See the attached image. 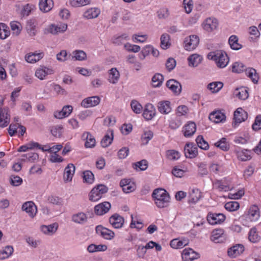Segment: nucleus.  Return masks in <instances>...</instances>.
<instances>
[{
	"label": "nucleus",
	"mask_w": 261,
	"mask_h": 261,
	"mask_svg": "<svg viewBox=\"0 0 261 261\" xmlns=\"http://www.w3.org/2000/svg\"><path fill=\"white\" fill-rule=\"evenodd\" d=\"M152 197L158 207L162 208L169 205L170 197L165 190L163 189L154 190L152 194Z\"/></svg>",
	"instance_id": "nucleus-1"
},
{
	"label": "nucleus",
	"mask_w": 261,
	"mask_h": 261,
	"mask_svg": "<svg viewBox=\"0 0 261 261\" xmlns=\"http://www.w3.org/2000/svg\"><path fill=\"white\" fill-rule=\"evenodd\" d=\"M213 61L219 68L225 67L229 63V58L226 53L222 50L213 52Z\"/></svg>",
	"instance_id": "nucleus-2"
},
{
	"label": "nucleus",
	"mask_w": 261,
	"mask_h": 261,
	"mask_svg": "<svg viewBox=\"0 0 261 261\" xmlns=\"http://www.w3.org/2000/svg\"><path fill=\"white\" fill-rule=\"evenodd\" d=\"M108 188L104 185L100 184L93 188L90 193L89 199L97 201L101 198L103 194L108 192Z\"/></svg>",
	"instance_id": "nucleus-3"
},
{
	"label": "nucleus",
	"mask_w": 261,
	"mask_h": 261,
	"mask_svg": "<svg viewBox=\"0 0 261 261\" xmlns=\"http://www.w3.org/2000/svg\"><path fill=\"white\" fill-rule=\"evenodd\" d=\"M199 43V37L195 35L187 37L184 40V48L188 51H192L195 49Z\"/></svg>",
	"instance_id": "nucleus-4"
},
{
	"label": "nucleus",
	"mask_w": 261,
	"mask_h": 261,
	"mask_svg": "<svg viewBox=\"0 0 261 261\" xmlns=\"http://www.w3.org/2000/svg\"><path fill=\"white\" fill-rule=\"evenodd\" d=\"M3 105V99L0 96V106ZM9 109L0 107V127H5L10 123V116L8 114Z\"/></svg>",
	"instance_id": "nucleus-5"
},
{
	"label": "nucleus",
	"mask_w": 261,
	"mask_h": 261,
	"mask_svg": "<svg viewBox=\"0 0 261 261\" xmlns=\"http://www.w3.org/2000/svg\"><path fill=\"white\" fill-rule=\"evenodd\" d=\"M96 233L106 240H111L114 238L115 233L101 225H98L95 228Z\"/></svg>",
	"instance_id": "nucleus-6"
},
{
	"label": "nucleus",
	"mask_w": 261,
	"mask_h": 261,
	"mask_svg": "<svg viewBox=\"0 0 261 261\" xmlns=\"http://www.w3.org/2000/svg\"><path fill=\"white\" fill-rule=\"evenodd\" d=\"M185 154L186 158L192 159L198 154L197 145L193 143H187L184 147Z\"/></svg>",
	"instance_id": "nucleus-7"
},
{
	"label": "nucleus",
	"mask_w": 261,
	"mask_h": 261,
	"mask_svg": "<svg viewBox=\"0 0 261 261\" xmlns=\"http://www.w3.org/2000/svg\"><path fill=\"white\" fill-rule=\"evenodd\" d=\"M182 258L185 261H192L200 257V254L192 249L185 248L182 252Z\"/></svg>",
	"instance_id": "nucleus-8"
},
{
	"label": "nucleus",
	"mask_w": 261,
	"mask_h": 261,
	"mask_svg": "<svg viewBox=\"0 0 261 261\" xmlns=\"http://www.w3.org/2000/svg\"><path fill=\"white\" fill-rule=\"evenodd\" d=\"M196 124L193 121H189L183 127L182 132L186 138H190L193 136L196 131Z\"/></svg>",
	"instance_id": "nucleus-9"
},
{
	"label": "nucleus",
	"mask_w": 261,
	"mask_h": 261,
	"mask_svg": "<svg viewBox=\"0 0 261 261\" xmlns=\"http://www.w3.org/2000/svg\"><path fill=\"white\" fill-rule=\"evenodd\" d=\"M247 118V112L241 108H238L234 112V122L233 124L236 126L242 122L244 121Z\"/></svg>",
	"instance_id": "nucleus-10"
},
{
	"label": "nucleus",
	"mask_w": 261,
	"mask_h": 261,
	"mask_svg": "<svg viewBox=\"0 0 261 261\" xmlns=\"http://www.w3.org/2000/svg\"><path fill=\"white\" fill-rule=\"evenodd\" d=\"M166 86L175 95H178L181 92L182 86L180 83L174 79L169 80Z\"/></svg>",
	"instance_id": "nucleus-11"
},
{
	"label": "nucleus",
	"mask_w": 261,
	"mask_h": 261,
	"mask_svg": "<svg viewBox=\"0 0 261 261\" xmlns=\"http://www.w3.org/2000/svg\"><path fill=\"white\" fill-rule=\"evenodd\" d=\"M22 210L31 218H34L37 212V207L32 201H27L24 203L22 205Z\"/></svg>",
	"instance_id": "nucleus-12"
},
{
	"label": "nucleus",
	"mask_w": 261,
	"mask_h": 261,
	"mask_svg": "<svg viewBox=\"0 0 261 261\" xmlns=\"http://www.w3.org/2000/svg\"><path fill=\"white\" fill-rule=\"evenodd\" d=\"M109 222L115 228H120L124 224V219L119 214H114L110 217Z\"/></svg>",
	"instance_id": "nucleus-13"
},
{
	"label": "nucleus",
	"mask_w": 261,
	"mask_h": 261,
	"mask_svg": "<svg viewBox=\"0 0 261 261\" xmlns=\"http://www.w3.org/2000/svg\"><path fill=\"white\" fill-rule=\"evenodd\" d=\"M100 98L97 96L89 97L84 99L81 102V106L84 108H90L98 105L100 102Z\"/></svg>",
	"instance_id": "nucleus-14"
},
{
	"label": "nucleus",
	"mask_w": 261,
	"mask_h": 261,
	"mask_svg": "<svg viewBox=\"0 0 261 261\" xmlns=\"http://www.w3.org/2000/svg\"><path fill=\"white\" fill-rule=\"evenodd\" d=\"M244 251V247L241 244H236L229 248L227 250L228 255L231 258H235L242 254Z\"/></svg>",
	"instance_id": "nucleus-15"
},
{
	"label": "nucleus",
	"mask_w": 261,
	"mask_h": 261,
	"mask_svg": "<svg viewBox=\"0 0 261 261\" xmlns=\"http://www.w3.org/2000/svg\"><path fill=\"white\" fill-rule=\"evenodd\" d=\"M226 241L224 230L222 228L213 229V242L215 243H223Z\"/></svg>",
	"instance_id": "nucleus-16"
},
{
	"label": "nucleus",
	"mask_w": 261,
	"mask_h": 261,
	"mask_svg": "<svg viewBox=\"0 0 261 261\" xmlns=\"http://www.w3.org/2000/svg\"><path fill=\"white\" fill-rule=\"evenodd\" d=\"M111 206V204L109 202H102L95 206V213L97 215H102L109 212Z\"/></svg>",
	"instance_id": "nucleus-17"
},
{
	"label": "nucleus",
	"mask_w": 261,
	"mask_h": 261,
	"mask_svg": "<svg viewBox=\"0 0 261 261\" xmlns=\"http://www.w3.org/2000/svg\"><path fill=\"white\" fill-rule=\"evenodd\" d=\"M120 186L122 187L123 191L125 193H129L135 189V186L132 182L130 179H123L120 182Z\"/></svg>",
	"instance_id": "nucleus-18"
},
{
	"label": "nucleus",
	"mask_w": 261,
	"mask_h": 261,
	"mask_svg": "<svg viewBox=\"0 0 261 261\" xmlns=\"http://www.w3.org/2000/svg\"><path fill=\"white\" fill-rule=\"evenodd\" d=\"M234 152L237 158L241 161L245 162L251 159V151L247 149H236Z\"/></svg>",
	"instance_id": "nucleus-19"
},
{
	"label": "nucleus",
	"mask_w": 261,
	"mask_h": 261,
	"mask_svg": "<svg viewBox=\"0 0 261 261\" xmlns=\"http://www.w3.org/2000/svg\"><path fill=\"white\" fill-rule=\"evenodd\" d=\"M248 218L251 221L258 220L260 217L259 208L255 205L251 206L248 212Z\"/></svg>",
	"instance_id": "nucleus-20"
},
{
	"label": "nucleus",
	"mask_w": 261,
	"mask_h": 261,
	"mask_svg": "<svg viewBox=\"0 0 261 261\" xmlns=\"http://www.w3.org/2000/svg\"><path fill=\"white\" fill-rule=\"evenodd\" d=\"M155 115V110L152 105L148 103L146 105L143 113V117L147 120H151Z\"/></svg>",
	"instance_id": "nucleus-21"
},
{
	"label": "nucleus",
	"mask_w": 261,
	"mask_h": 261,
	"mask_svg": "<svg viewBox=\"0 0 261 261\" xmlns=\"http://www.w3.org/2000/svg\"><path fill=\"white\" fill-rule=\"evenodd\" d=\"M82 138L85 141V146L86 148H92L95 146L96 141L94 137L89 132L83 134Z\"/></svg>",
	"instance_id": "nucleus-22"
},
{
	"label": "nucleus",
	"mask_w": 261,
	"mask_h": 261,
	"mask_svg": "<svg viewBox=\"0 0 261 261\" xmlns=\"http://www.w3.org/2000/svg\"><path fill=\"white\" fill-rule=\"evenodd\" d=\"M58 228V224L54 223L48 225L41 226L40 230L45 234L52 235L57 231Z\"/></svg>",
	"instance_id": "nucleus-23"
},
{
	"label": "nucleus",
	"mask_w": 261,
	"mask_h": 261,
	"mask_svg": "<svg viewBox=\"0 0 261 261\" xmlns=\"http://www.w3.org/2000/svg\"><path fill=\"white\" fill-rule=\"evenodd\" d=\"M75 172V166L72 164H69L65 168L64 180L66 182L70 181Z\"/></svg>",
	"instance_id": "nucleus-24"
},
{
	"label": "nucleus",
	"mask_w": 261,
	"mask_h": 261,
	"mask_svg": "<svg viewBox=\"0 0 261 261\" xmlns=\"http://www.w3.org/2000/svg\"><path fill=\"white\" fill-rule=\"evenodd\" d=\"M201 197V193L198 189H193L189 192L188 203H196Z\"/></svg>",
	"instance_id": "nucleus-25"
},
{
	"label": "nucleus",
	"mask_w": 261,
	"mask_h": 261,
	"mask_svg": "<svg viewBox=\"0 0 261 261\" xmlns=\"http://www.w3.org/2000/svg\"><path fill=\"white\" fill-rule=\"evenodd\" d=\"M54 5L52 0H39V6L40 10L43 12L49 11Z\"/></svg>",
	"instance_id": "nucleus-26"
},
{
	"label": "nucleus",
	"mask_w": 261,
	"mask_h": 261,
	"mask_svg": "<svg viewBox=\"0 0 261 261\" xmlns=\"http://www.w3.org/2000/svg\"><path fill=\"white\" fill-rule=\"evenodd\" d=\"M67 25L65 23L57 25L51 24L48 29V32L52 34L56 35L59 33L64 32L67 30Z\"/></svg>",
	"instance_id": "nucleus-27"
},
{
	"label": "nucleus",
	"mask_w": 261,
	"mask_h": 261,
	"mask_svg": "<svg viewBox=\"0 0 261 261\" xmlns=\"http://www.w3.org/2000/svg\"><path fill=\"white\" fill-rule=\"evenodd\" d=\"M51 73H53L52 69L43 67L36 70L35 76L40 80H43L47 74Z\"/></svg>",
	"instance_id": "nucleus-28"
},
{
	"label": "nucleus",
	"mask_w": 261,
	"mask_h": 261,
	"mask_svg": "<svg viewBox=\"0 0 261 261\" xmlns=\"http://www.w3.org/2000/svg\"><path fill=\"white\" fill-rule=\"evenodd\" d=\"M113 140V130L109 129L101 141V145L103 147H107L111 144Z\"/></svg>",
	"instance_id": "nucleus-29"
},
{
	"label": "nucleus",
	"mask_w": 261,
	"mask_h": 261,
	"mask_svg": "<svg viewBox=\"0 0 261 261\" xmlns=\"http://www.w3.org/2000/svg\"><path fill=\"white\" fill-rule=\"evenodd\" d=\"M43 53H34L26 55L25 57V59L28 63H34L37 61H39L41 59L43 58Z\"/></svg>",
	"instance_id": "nucleus-30"
},
{
	"label": "nucleus",
	"mask_w": 261,
	"mask_h": 261,
	"mask_svg": "<svg viewBox=\"0 0 261 261\" xmlns=\"http://www.w3.org/2000/svg\"><path fill=\"white\" fill-rule=\"evenodd\" d=\"M202 58L197 54L191 55L188 58L189 65L192 67H197L201 62Z\"/></svg>",
	"instance_id": "nucleus-31"
},
{
	"label": "nucleus",
	"mask_w": 261,
	"mask_h": 261,
	"mask_svg": "<svg viewBox=\"0 0 261 261\" xmlns=\"http://www.w3.org/2000/svg\"><path fill=\"white\" fill-rule=\"evenodd\" d=\"M158 110L162 114H168L171 111L170 102L169 101L159 102L158 103Z\"/></svg>",
	"instance_id": "nucleus-32"
},
{
	"label": "nucleus",
	"mask_w": 261,
	"mask_h": 261,
	"mask_svg": "<svg viewBox=\"0 0 261 261\" xmlns=\"http://www.w3.org/2000/svg\"><path fill=\"white\" fill-rule=\"evenodd\" d=\"M100 11L96 8H92L87 10L84 14L83 16L87 19L96 18L100 14Z\"/></svg>",
	"instance_id": "nucleus-33"
},
{
	"label": "nucleus",
	"mask_w": 261,
	"mask_h": 261,
	"mask_svg": "<svg viewBox=\"0 0 261 261\" xmlns=\"http://www.w3.org/2000/svg\"><path fill=\"white\" fill-rule=\"evenodd\" d=\"M72 221L76 223L84 224L87 221V216L82 212L73 215Z\"/></svg>",
	"instance_id": "nucleus-34"
},
{
	"label": "nucleus",
	"mask_w": 261,
	"mask_h": 261,
	"mask_svg": "<svg viewBox=\"0 0 261 261\" xmlns=\"http://www.w3.org/2000/svg\"><path fill=\"white\" fill-rule=\"evenodd\" d=\"M228 43L231 49L239 50L242 47V45L239 43V38L236 35H231L228 40Z\"/></svg>",
	"instance_id": "nucleus-35"
},
{
	"label": "nucleus",
	"mask_w": 261,
	"mask_h": 261,
	"mask_svg": "<svg viewBox=\"0 0 261 261\" xmlns=\"http://www.w3.org/2000/svg\"><path fill=\"white\" fill-rule=\"evenodd\" d=\"M21 157L22 161H29L31 163H34L37 161L39 159V155L37 153L35 152H29L27 154H22Z\"/></svg>",
	"instance_id": "nucleus-36"
},
{
	"label": "nucleus",
	"mask_w": 261,
	"mask_h": 261,
	"mask_svg": "<svg viewBox=\"0 0 261 261\" xmlns=\"http://www.w3.org/2000/svg\"><path fill=\"white\" fill-rule=\"evenodd\" d=\"M14 249L12 246H6L3 249L0 250V259H5L10 256Z\"/></svg>",
	"instance_id": "nucleus-37"
},
{
	"label": "nucleus",
	"mask_w": 261,
	"mask_h": 261,
	"mask_svg": "<svg viewBox=\"0 0 261 261\" xmlns=\"http://www.w3.org/2000/svg\"><path fill=\"white\" fill-rule=\"evenodd\" d=\"M107 246L106 245H96L94 244L89 245L87 247V251L90 253H94L98 251H105L107 249Z\"/></svg>",
	"instance_id": "nucleus-38"
},
{
	"label": "nucleus",
	"mask_w": 261,
	"mask_h": 261,
	"mask_svg": "<svg viewBox=\"0 0 261 261\" xmlns=\"http://www.w3.org/2000/svg\"><path fill=\"white\" fill-rule=\"evenodd\" d=\"M234 93L237 97L242 100H245L249 96L248 92L245 87L236 89Z\"/></svg>",
	"instance_id": "nucleus-39"
},
{
	"label": "nucleus",
	"mask_w": 261,
	"mask_h": 261,
	"mask_svg": "<svg viewBox=\"0 0 261 261\" xmlns=\"http://www.w3.org/2000/svg\"><path fill=\"white\" fill-rule=\"evenodd\" d=\"M120 74L119 71L115 68H112L109 70V81L112 84H116L119 79Z\"/></svg>",
	"instance_id": "nucleus-40"
},
{
	"label": "nucleus",
	"mask_w": 261,
	"mask_h": 261,
	"mask_svg": "<svg viewBox=\"0 0 261 261\" xmlns=\"http://www.w3.org/2000/svg\"><path fill=\"white\" fill-rule=\"evenodd\" d=\"M246 75L251 80L254 84H257L259 79V76L255 69L249 68L246 70Z\"/></svg>",
	"instance_id": "nucleus-41"
},
{
	"label": "nucleus",
	"mask_w": 261,
	"mask_h": 261,
	"mask_svg": "<svg viewBox=\"0 0 261 261\" xmlns=\"http://www.w3.org/2000/svg\"><path fill=\"white\" fill-rule=\"evenodd\" d=\"M226 116L221 111H213V122L216 123L223 122L225 121Z\"/></svg>",
	"instance_id": "nucleus-42"
},
{
	"label": "nucleus",
	"mask_w": 261,
	"mask_h": 261,
	"mask_svg": "<svg viewBox=\"0 0 261 261\" xmlns=\"http://www.w3.org/2000/svg\"><path fill=\"white\" fill-rule=\"evenodd\" d=\"M226 216L224 214L220 213H213V225L221 224L224 222Z\"/></svg>",
	"instance_id": "nucleus-43"
},
{
	"label": "nucleus",
	"mask_w": 261,
	"mask_h": 261,
	"mask_svg": "<svg viewBox=\"0 0 261 261\" xmlns=\"http://www.w3.org/2000/svg\"><path fill=\"white\" fill-rule=\"evenodd\" d=\"M164 80L163 76L160 73L155 74L152 78V85L154 87H160Z\"/></svg>",
	"instance_id": "nucleus-44"
},
{
	"label": "nucleus",
	"mask_w": 261,
	"mask_h": 261,
	"mask_svg": "<svg viewBox=\"0 0 261 261\" xmlns=\"http://www.w3.org/2000/svg\"><path fill=\"white\" fill-rule=\"evenodd\" d=\"M167 158L171 161H175L180 158V153L175 150H168L166 152Z\"/></svg>",
	"instance_id": "nucleus-45"
},
{
	"label": "nucleus",
	"mask_w": 261,
	"mask_h": 261,
	"mask_svg": "<svg viewBox=\"0 0 261 261\" xmlns=\"http://www.w3.org/2000/svg\"><path fill=\"white\" fill-rule=\"evenodd\" d=\"M170 36L168 34L165 33L162 35L161 37V46L164 49L168 48L170 44L169 43Z\"/></svg>",
	"instance_id": "nucleus-46"
},
{
	"label": "nucleus",
	"mask_w": 261,
	"mask_h": 261,
	"mask_svg": "<svg viewBox=\"0 0 261 261\" xmlns=\"http://www.w3.org/2000/svg\"><path fill=\"white\" fill-rule=\"evenodd\" d=\"M148 167L147 161L145 160H142L139 162L133 164V168L136 170L144 171Z\"/></svg>",
	"instance_id": "nucleus-47"
},
{
	"label": "nucleus",
	"mask_w": 261,
	"mask_h": 261,
	"mask_svg": "<svg viewBox=\"0 0 261 261\" xmlns=\"http://www.w3.org/2000/svg\"><path fill=\"white\" fill-rule=\"evenodd\" d=\"M215 146L223 151H227L229 148V145L226 142V139L225 138H222L220 141L215 143Z\"/></svg>",
	"instance_id": "nucleus-48"
},
{
	"label": "nucleus",
	"mask_w": 261,
	"mask_h": 261,
	"mask_svg": "<svg viewBox=\"0 0 261 261\" xmlns=\"http://www.w3.org/2000/svg\"><path fill=\"white\" fill-rule=\"evenodd\" d=\"M215 188L219 191H227L230 190V188L228 185L225 184L222 180H217L214 184Z\"/></svg>",
	"instance_id": "nucleus-49"
},
{
	"label": "nucleus",
	"mask_w": 261,
	"mask_h": 261,
	"mask_svg": "<svg viewBox=\"0 0 261 261\" xmlns=\"http://www.w3.org/2000/svg\"><path fill=\"white\" fill-rule=\"evenodd\" d=\"M83 177L84 182L88 184L93 183L94 180V174L89 170H87L83 172Z\"/></svg>",
	"instance_id": "nucleus-50"
},
{
	"label": "nucleus",
	"mask_w": 261,
	"mask_h": 261,
	"mask_svg": "<svg viewBox=\"0 0 261 261\" xmlns=\"http://www.w3.org/2000/svg\"><path fill=\"white\" fill-rule=\"evenodd\" d=\"M196 142L198 146L202 149L206 150L209 147L208 144L204 140L202 136H198L196 139Z\"/></svg>",
	"instance_id": "nucleus-51"
},
{
	"label": "nucleus",
	"mask_w": 261,
	"mask_h": 261,
	"mask_svg": "<svg viewBox=\"0 0 261 261\" xmlns=\"http://www.w3.org/2000/svg\"><path fill=\"white\" fill-rule=\"evenodd\" d=\"M248 239L250 241L255 243L259 241V237L257 233V230L255 228H252L249 232Z\"/></svg>",
	"instance_id": "nucleus-52"
},
{
	"label": "nucleus",
	"mask_w": 261,
	"mask_h": 261,
	"mask_svg": "<svg viewBox=\"0 0 261 261\" xmlns=\"http://www.w3.org/2000/svg\"><path fill=\"white\" fill-rule=\"evenodd\" d=\"M239 206V203L237 201H230L225 204V209L230 212L237 210Z\"/></svg>",
	"instance_id": "nucleus-53"
},
{
	"label": "nucleus",
	"mask_w": 261,
	"mask_h": 261,
	"mask_svg": "<svg viewBox=\"0 0 261 261\" xmlns=\"http://www.w3.org/2000/svg\"><path fill=\"white\" fill-rule=\"evenodd\" d=\"M10 35V31L5 23H0V38L4 39Z\"/></svg>",
	"instance_id": "nucleus-54"
},
{
	"label": "nucleus",
	"mask_w": 261,
	"mask_h": 261,
	"mask_svg": "<svg viewBox=\"0 0 261 261\" xmlns=\"http://www.w3.org/2000/svg\"><path fill=\"white\" fill-rule=\"evenodd\" d=\"M153 135V134L151 130L144 132L141 137L142 143L143 144H147L149 141L152 138Z\"/></svg>",
	"instance_id": "nucleus-55"
},
{
	"label": "nucleus",
	"mask_w": 261,
	"mask_h": 261,
	"mask_svg": "<svg viewBox=\"0 0 261 261\" xmlns=\"http://www.w3.org/2000/svg\"><path fill=\"white\" fill-rule=\"evenodd\" d=\"M131 108L133 111L136 114H140L142 111V106L136 100H132L131 102Z\"/></svg>",
	"instance_id": "nucleus-56"
},
{
	"label": "nucleus",
	"mask_w": 261,
	"mask_h": 261,
	"mask_svg": "<svg viewBox=\"0 0 261 261\" xmlns=\"http://www.w3.org/2000/svg\"><path fill=\"white\" fill-rule=\"evenodd\" d=\"M90 0H70V4L73 7H81L90 4Z\"/></svg>",
	"instance_id": "nucleus-57"
},
{
	"label": "nucleus",
	"mask_w": 261,
	"mask_h": 261,
	"mask_svg": "<svg viewBox=\"0 0 261 261\" xmlns=\"http://www.w3.org/2000/svg\"><path fill=\"white\" fill-rule=\"evenodd\" d=\"M26 29L30 36H33L36 35L35 26L32 21H28Z\"/></svg>",
	"instance_id": "nucleus-58"
},
{
	"label": "nucleus",
	"mask_w": 261,
	"mask_h": 261,
	"mask_svg": "<svg viewBox=\"0 0 261 261\" xmlns=\"http://www.w3.org/2000/svg\"><path fill=\"white\" fill-rule=\"evenodd\" d=\"M245 69V66L241 62H235L232 67V71L234 72L241 73Z\"/></svg>",
	"instance_id": "nucleus-59"
},
{
	"label": "nucleus",
	"mask_w": 261,
	"mask_h": 261,
	"mask_svg": "<svg viewBox=\"0 0 261 261\" xmlns=\"http://www.w3.org/2000/svg\"><path fill=\"white\" fill-rule=\"evenodd\" d=\"M127 38L128 35L126 34H123L122 35L119 36L118 37H115L113 39V43L116 45H120L125 40L127 39Z\"/></svg>",
	"instance_id": "nucleus-60"
},
{
	"label": "nucleus",
	"mask_w": 261,
	"mask_h": 261,
	"mask_svg": "<svg viewBox=\"0 0 261 261\" xmlns=\"http://www.w3.org/2000/svg\"><path fill=\"white\" fill-rule=\"evenodd\" d=\"M74 58L76 60L82 61L86 59L87 57L86 54L83 50H75L73 52Z\"/></svg>",
	"instance_id": "nucleus-61"
},
{
	"label": "nucleus",
	"mask_w": 261,
	"mask_h": 261,
	"mask_svg": "<svg viewBox=\"0 0 261 261\" xmlns=\"http://www.w3.org/2000/svg\"><path fill=\"white\" fill-rule=\"evenodd\" d=\"M212 19L211 17L206 18L202 23V27L204 30L207 32H211L212 31Z\"/></svg>",
	"instance_id": "nucleus-62"
},
{
	"label": "nucleus",
	"mask_w": 261,
	"mask_h": 261,
	"mask_svg": "<svg viewBox=\"0 0 261 261\" xmlns=\"http://www.w3.org/2000/svg\"><path fill=\"white\" fill-rule=\"evenodd\" d=\"M176 64V61L174 59L169 58L166 63V67L169 71H171L175 67Z\"/></svg>",
	"instance_id": "nucleus-63"
},
{
	"label": "nucleus",
	"mask_w": 261,
	"mask_h": 261,
	"mask_svg": "<svg viewBox=\"0 0 261 261\" xmlns=\"http://www.w3.org/2000/svg\"><path fill=\"white\" fill-rule=\"evenodd\" d=\"M12 30L13 33L16 35H18L21 31V24L20 23L16 21H12L10 23Z\"/></svg>",
	"instance_id": "nucleus-64"
}]
</instances>
